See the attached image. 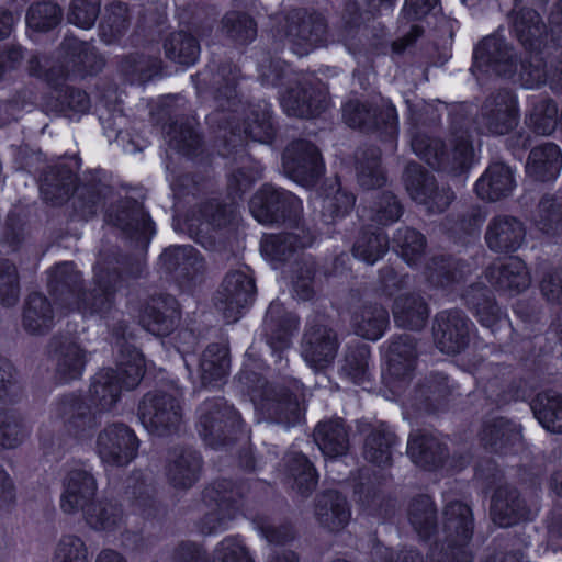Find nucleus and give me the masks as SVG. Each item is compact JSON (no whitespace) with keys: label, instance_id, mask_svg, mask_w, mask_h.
Instances as JSON below:
<instances>
[{"label":"nucleus","instance_id":"obj_1","mask_svg":"<svg viewBox=\"0 0 562 562\" xmlns=\"http://www.w3.org/2000/svg\"><path fill=\"white\" fill-rule=\"evenodd\" d=\"M145 372L142 353L132 346H120L117 370L103 369L93 376L89 396L94 412L81 398L68 395L54 408V417L63 422L66 430L85 438L99 424L98 413L110 412L121 397L122 390H132L138 385Z\"/></svg>","mask_w":562,"mask_h":562},{"label":"nucleus","instance_id":"obj_2","mask_svg":"<svg viewBox=\"0 0 562 562\" xmlns=\"http://www.w3.org/2000/svg\"><path fill=\"white\" fill-rule=\"evenodd\" d=\"M117 258L101 257L94 267V288L91 292H82L81 274L72 262L57 265L48 272L47 284L53 295L66 307L67 312L77 311L83 316L104 313L110 310L114 292L121 276L116 267Z\"/></svg>","mask_w":562,"mask_h":562},{"label":"nucleus","instance_id":"obj_3","mask_svg":"<svg viewBox=\"0 0 562 562\" xmlns=\"http://www.w3.org/2000/svg\"><path fill=\"white\" fill-rule=\"evenodd\" d=\"M413 151L430 167L452 173L468 170L474 162V149L468 131L457 120L448 143L420 132H411Z\"/></svg>","mask_w":562,"mask_h":562},{"label":"nucleus","instance_id":"obj_4","mask_svg":"<svg viewBox=\"0 0 562 562\" xmlns=\"http://www.w3.org/2000/svg\"><path fill=\"white\" fill-rule=\"evenodd\" d=\"M442 540L446 547L434 551L430 562H471L465 546L473 533V519L470 507L460 502H451L443 509Z\"/></svg>","mask_w":562,"mask_h":562},{"label":"nucleus","instance_id":"obj_5","mask_svg":"<svg viewBox=\"0 0 562 562\" xmlns=\"http://www.w3.org/2000/svg\"><path fill=\"white\" fill-rule=\"evenodd\" d=\"M519 122V108L515 94L499 90L488 95L473 120L479 134L501 136L512 132Z\"/></svg>","mask_w":562,"mask_h":562},{"label":"nucleus","instance_id":"obj_6","mask_svg":"<svg viewBox=\"0 0 562 562\" xmlns=\"http://www.w3.org/2000/svg\"><path fill=\"white\" fill-rule=\"evenodd\" d=\"M139 440L135 431L123 423L105 425L95 439V453L108 467H126L137 456Z\"/></svg>","mask_w":562,"mask_h":562},{"label":"nucleus","instance_id":"obj_7","mask_svg":"<svg viewBox=\"0 0 562 562\" xmlns=\"http://www.w3.org/2000/svg\"><path fill=\"white\" fill-rule=\"evenodd\" d=\"M240 425V415L224 398L207 400L199 407V434L212 447L226 445Z\"/></svg>","mask_w":562,"mask_h":562},{"label":"nucleus","instance_id":"obj_8","mask_svg":"<svg viewBox=\"0 0 562 562\" xmlns=\"http://www.w3.org/2000/svg\"><path fill=\"white\" fill-rule=\"evenodd\" d=\"M249 210L261 224H274L296 220L302 202L289 191L266 184L251 198Z\"/></svg>","mask_w":562,"mask_h":562},{"label":"nucleus","instance_id":"obj_9","mask_svg":"<svg viewBox=\"0 0 562 562\" xmlns=\"http://www.w3.org/2000/svg\"><path fill=\"white\" fill-rule=\"evenodd\" d=\"M344 120L353 128L368 132L380 130L390 137L397 134L396 110L383 99L379 102L348 101L344 106Z\"/></svg>","mask_w":562,"mask_h":562},{"label":"nucleus","instance_id":"obj_10","mask_svg":"<svg viewBox=\"0 0 562 562\" xmlns=\"http://www.w3.org/2000/svg\"><path fill=\"white\" fill-rule=\"evenodd\" d=\"M138 416L149 432L164 436L177 430L182 420L180 400L165 392L148 393L139 404Z\"/></svg>","mask_w":562,"mask_h":562},{"label":"nucleus","instance_id":"obj_11","mask_svg":"<svg viewBox=\"0 0 562 562\" xmlns=\"http://www.w3.org/2000/svg\"><path fill=\"white\" fill-rule=\"evenodd\" d=\"M285 25L278 33H283L297 56L307 55L323 43L326 34V23L321 14L307 13L297 9L284 16Z\"/></svg>","mask_w":562,"mask_h":562},{"label":"nucleus","instance_id":"obj_12","mask_svg":"<svg viewBox=\"0 0 562 562\" xmlns=\"http://www.w3.org/2000/svg\"><path fill=\"white\" fill-rule=\"evenodd\" d=\"M385 358L384 383L393 393H401L413 379L417 367L415 339L409 335L392 339Z\"/></svg>","mask_w":562,"mask_h":562},{"label":"nucleus","instance_id":"obj_13","mask_svg":"<svg viewBox=\"0 0 562 562\" xmlns=\"http://www.w3.org/2000/svg\"><path fill=\"white\" fill-rule=\"evenodd\" d=\"M284 172L293 181L310 187L324 173V162L317 147L308 140L291 143L282 157Z\"/></svg>","mask_w":562,"mask_h":562},{"label":"nucleus","instance_id":"obj_14","mask_svg":"<svg viewBox=\"0 0 562 562\" xmlns=\"http://www.w3.org/2000/svg\"><path fill=\"white\" fill-rule=\"evenodd\" d=\"M255 297V281L243 270L229 271L217 291L215 305L227 323L237 322Z\"/></svg>","mask_w":562,"mask_h":562},{"label":"nucleus","instance_id":"obj_15","mask_svg":"<svg viewBox=\"0 0 562 562\" xmlns=\"http://www.w3.org/2000/svg\"><path fill=\"white\" fill-rule=\"evenodd\" d=\"M339 342L336 333L319 322H310L301 341V356L314 371H323L334 363Z\"/></svg>","mask_w":562,"mask_h":562},{"label":"nucleus","instance_id":"obj_16","mask_svg":"<svg viewBox=\"0 0 562 562\" xmlns=\"http://www.w3.org/2000/svg\"><path fill=\"white\" fill-rule=\"evenodd\" d=\"M97 492L98 482L93 473L83 467H75L63 477L59 507L66 515H82L97 499Z\"/></svg>","mask_w":562,"mask_h":562},{"label":"nucleus","instance_id":"obj_17","mask_svg":"<svg viewBox=\"0 0 562 562\" xmlns=\"http://www.w3.org/2000/svg\"><path fill=\"white\" fill-rule=\"evenodd\" d=\"M404 181L412 200L425 205L431 213L443 212L454 198L449 188L438 189L435 177L425 172L417 164L407 165Z\"/></svg>","mask_w":562,"mask_h":562},{"label":"nucleus","instance_id":"obj_18","mask_svg":"<svg viewBox=\"0 0 562 562\" xmlns=\"http://www.w3.org/2000/svg\"><path fill=\"white\" fill-rule=\"evenodd\" d=\"M470 324L461 311L440 312L432 328L437 348L448 355L462 351L469 342Z\"/></svg>","mask_w":562,"mask_h":562},{"label":"nucleus","instance_id":"obj_19","mask_svg":"<svg viewBox=\"0 0 562 562\" xmlns=\"http://www.w3.org/2000/svg\"><path fill=\"white\" fill-rule=\"evenodd\" d=\"M48 352L60 382L68 383L81 378L87 364V351L74 338L54 336Z\"/></svg>","mask_w":562,"mask_h":562},{"label":"nucleus","instance_id":"obj_20","mask_svg":"<svg viewBox=\"0 0 562 562\" xmlns=\"http://www.w3.org/2000/svg\"><path fill=\"white\" fill-rule=\"evenodd\" d=\"M281 105L288 115L313 117L326 109L327 93L323 87H315L312 78H304L297 88L282 95Z\"/></svg>","mask_w":562,"mask_h":562},{"label":"nucleus","instance_id":"obj_21","mask_svg":"<svg viewBox=\"0 0 562 562\" xmlns=\"http://www.w3.org/2000/svg\"><path fill=\"white\" fill-rule=\"evenodd\" d=\"M484 238L487 247L494 252H515L525 243L526 228L515 216L497 215L488 222Z\"/></svg>","mask_w":562,"mask_h":562},{"label":"nucleus","instance_id":"obj_22","mask_svg":"<svg viewBox=\"0 0 562 562\" xmlns=\"http://www.w3.org/2000/svg\"><path fill=\"white\" fill-rule=\"evenodd\" d=\"M513 48L498 36L485 37L474 49V67L499 76H512L516 70Z\"/></svg>","mask_w":562,"mask_h":562},{"label":"nucleus","instance_id":"obj_23","mask_svg":"<svg viewBox=\"0 0 562 562\" xmlns=\"http://www.w3.org/2000/svg\"><path fill=\"white\" fill-rule=\"evenodd\" d=\"M263 326L268 345L281 360L282 352L290 348L291 337L297 330L299 318L285 311L282 303L274 301L267 310Z\"/></svg>","mask_w":562,"mask_h":562},{"label":"nucleus","instance_id":"obj_24","mask_svg":"<svg viewBox=\"0 0 562 562\" xmlns=\"http://www.w3.org/2000/svg\"><path fill=\"white\" fill-rule=\"evenodd\" d=\"M106 221L117 226L130 237L148 243L155 233L154 223L136 200H124L115 212L106 214Z\"/></svg>","mask_w":562,"mask_h":562},{"label":"nucleus","instance_id":"obj_25","mask_svg":"<svg viewBox=\"0 0 562 562\" xmlns=\"http://www.w3.org/2000/svg\"><path fill=\"white\" fill-rule=\"evenodd\" d=\"M87 527L105 537H116L126 530V516L122 506L111 499H95L82 514Z\"/></svg>","mask_w":562,"mask_h":562},{"label":"nucleus","instance_id":"obj_26","mask_svg":"<svg viewBox=\"0 0 562 562\" xmlns=\"http://www.w3.org/2000/svg\"><path fill=\"white\" fill-rule=\"evenodd\" d=\"M60 52L63 54L61 64L66 71V77L70 72L79 76L94 75L101 71L104 66L103 58L92 45L74 36L64 38Z\"/></svg>","mask_w":562,"mask_h":562},{"label":"nucleus","instance_id":"obj_27","mask_svg":"<svg viewBox=\"0 0 562 562\" xmlns=\"http://www.w3.org/2000/svg\"><path fill=\"white\" fill-rule=\"evenodd\" d=\"M180 312L171 295L151 297L140 316L143 327L156 336L169 335L178 325Z\"/></svg>","mask_w":562,"mask_h":562},{"label":"nucleus","instance_id":"obj_28","mask_svg":"<svg viewBox=\"0 0 562 562\" xmlns=\"http://www.w3.org/2000/svg\"><path fill=\"white\" fill-rule=\"evenodd\" d=\"M485 279L498 290L516 293L526 290L530 285L527 267L518 257L494 262L487 268Z\"/></svg>","mask_w":562,"mask_h":562},{"label":"nucleus","instance_id":"obj_29","mask_svg":"<svg viewBox=\"0 0 562 562\" xmlns=\"http://www.w3.org/2000/svg\"><path fill=\"white\" fill-rule=\"evenodd\" d=\"M314 515L323 528L339 531L349 524L351 510L344 495L336 491H326L318 495Z\"/></svg>","mask_w":562,"mask_h":562},{"label":"nucleus","instance_id":"obj_30","mask_svg":"<svg viewBox=\"0 0 562 562\" xmlns=\"http://www.w3.org/2000/svg\"><path fill=\"white\" fill-rule=\"evenodd\" d=\"M194 80L199 92L211 90L215 99L231 102L236 97L238 69L229 64L216 68L209 65Z\"/></svg>","mask_w":562,"mask_h":562},{"label":"nucleus","instance_id":"obj_31","mask_svg":"<svg viewBox=\"0 0 562 562\" xmlns=\"http://www.w3.org/2000/svg\"><path fill=\"white\" fill-rule=\"evenodd\" d=\"M201 458L195 451L173 452L166 465V477L176 490H188L199 480Z\"/></svg>","mask_w":562,"mask_h":562},{"label":"nucleus","instance_id":"obj_32","mask_svg":"<svg viewBox=\"0 0 562 562\" xmlns=\"http://www.w3.org/2000/svg\"><path fill=\"white\" fill-rule=\"evenodd\" d=\"M515 184L510 168L502 162H495L479 178L475 191L482 200L497 201L508 196Z\"/></svg>","mask_w":562,"mask_h":562},{"label":"nucleus","instance_id":"obj_33","mask_svg":"<svg viewBox=\"0 0 562 562\" xmlns=\"http://www.w3.org/2000/svg\"><path fill=\"white\" fill-rule=\"evenodd\" d=\"M562 169V153L553 143H546L533 148L528 157L526 171L538 181L555 179Z\"/></svg>","mask_w":562,"mask_h":562},{"label":"nucleus","instance_id":"obj_34","mask_svg":"<svg viewBox=\"0 0 562 562\" xmlns=\"http://www.w3.org/2000/svg\"><path fill=\"white\" fill-rule=\"evenodd\" d=\"M407 454L418 467L432 470L443 463L446 450L436 437L418 430L409 436Z\"/></svg>","mask_w":562,"mask_h":562},{"label":"nucleus","instance_id":"obj_35","mask_svg":"<svg viewBox=\"0 0 562 562\" xmlns=\"http://www.w3.org/2000/svg\"><path fill=\"white\" fill-rule=\"evenodd\" d=\"M205 502H214L215 508L207 512L201 520L200 530L211 535L226 529L227 522L235 516L236 508L232 504V495L221 493L215 486L204 490Z\"/></svg>","mask_w":562,"mask_h":562},{"label":"nucleus","instance_id":"obj_36","mask_svg":"<svg viewBox=\"0 0 562 562\" xmlns=\"http://www.w3.org/2000/svg\"><path fill=\"white\" fill-rule=\"evenodd\" d=\"M55 324V313L48 299L41 293L27 296L22 325L30 335H45Z\"/></svg>","mask_w":562,"mask_h":562},{"label":"nucleus","instance_id":"obj_37","mask_svg":"<svg viewBox=\"0 0 562 562\" xmlns=\"http://www.w3.org/2000/svg\"><path fill=\"white\" fill-rule=\"evenodd\" d=\"M314 440L327 458L344 456L349 449L348 431L338 418L319 423L314 430Z\"/></svg>","mask_w":562,"mask_h":562},{"label":"nucleus","instance_id":"obj_38","mask_svg":"<svg viewBox=\"0 0 562 562\" xmlns=\"http://www.w3.org/2000/svg\"><path fill=\"white\" fill-rule=\"evenodd\" d=\"M491 515L493 521L502 528L530 518L524 501L516 491H497L492 501Z\"/></svg>","mask_w":562,"mask_h":562},{"label":"nucleus","instance_id":"obj_39","mask_svg":"<svg viewBox=\"0 0 562 562\" xmlns=\"http://www.w3.org/2000/svg\"><path fill=\"white\" fill-rule=\"evenodd\" d=\"M392 311L397 326L413 330L422 329L429 316L426 302L416 294L397 296Z\"/></svg>","mask_w":562,"mask_h":562},{"label":"nucleus","instance_id":"obj_40","mask_svg":"<svg viewBox=\"0 0 562 562\" xmlns=\"http://www.w3.org/2000/svg\"><path fill=\"white\" fill-rule=\"evenodd\" d=\"M389 325L387 311L376 304H366L355 312L352 327L358 336L368 340H378Z\"/></svg>","mask_w":562,"mask_h":562},{"label":"nucleus","instance_id":"obj_41","mask_svg":"<svg viewBox=\"0 0 562 562\" xmlns=\"http://www.w3.org/2000/svg\"><path fill=\"white\" fill-rule=\"evenodd\" d=\"M313 238L303 229L297 233L268 235L261 241L262 251L273 260H286L297 249L311 246Z\"/></svg>","mask_w":562,"mask_h":562},{"label":"nucleus","instance_id":"obj_42","mask_svg":"<svg viewBox=\"0 0 562 562\" xmlns=\"http://www.w3.org/2000/svg\"><path fill=\"white\" fill-rule=\"evenodd\" d=\"M247 138L259 143H269L273 137L271 110L267 102L250 105L246 111L243 126L238 127Z\"/></svg>","mask_w":562,"mask_h":562},{"label":"nucleus","instance_id":"obj_43","mask_svg":"<svg viewBox=\"0 0 562 562\" xmlns=\"http://www.w3.org/2000/svg\"><path fill=\"white\" fill-rule=\"evenodd\" d=\"M481 439L492 450L505 453L520 442L521 434L516 425L505 418H496L484 425Z\"/></svg>","mask_w":562,"mask_h":562},{"label":"nucleus","instance_id":"obj_44","mask_svg":"<svg viewBox=\"0 0 562 562\" xmlns=\"http://www.w3.org/2000/svg\"><path fill=\"white\" fill-rule=\"evenodd\" d=\"M165 56L173 63L190 66L200 56V44L196 38L184 31L172 32L162 43Z\"/></svg>","mask_w":562,"mask_h":562},{"label":"nucleus","instance_id":"obj_45","mask_svg":"<svg viewBox=\"0 0 562 562\" xmlns=\"http://www.w3.org/2000/svg\"><path fill=\"white\" fill-rule=\"evenodd\" d=\"M531 407L543 428L562 434V394L555 391L539 393Z\"/></svg>","mask_w":562,"mask_h":562},{"label":"nucleus","instance_id":"obj_46","mask_svg":"<svg viewBox=\"0 0 562 562\" xmlns=\"http://www.w3.org/2000/svg\"><path fill=\"white\" fill-rule=\"evenodd\" d=\"M228 366L227 350L224 347L217 344L207 346L199 363L201 384L215 385L222 381L227 374Z\"/></svg>","mask_w":562,"mask_h":562},{"label":"nucleus","instance_id":"obj_47","mask_svg":"<svg viewBox=\"0 0 562 562\" xmlns=\"http://www.w3.org/2000/svg\"><path fill=\"white\" fill-rule=\"evenodd\" d=\"M467 304L475 311L479 322L493 328L501 321L499 307L495 304L490 290L481 283L471 285L465 295Z\"/></svg>","mask_w":562,"mask_h":562},{"label":"nucleus","instance_id":"obj_48","mask_svg":"<svg viewBox=\"0 0 562 562\" xmlns=\"http://www.w3.org/2000/svg\"><path fill=\"white\" fill-rule=\"evenodd\" d=\"M130 26V12L121 1L106 5L100 23V37L105 44L117 42Z\"/></svg>","mask_w":562,"mask_h":562},{"label":"nucleus","instance_id":"obj_49","mask_svg":"<svg viewBox=\"0 0 562 562\" xmlns=\"http://www.w3.org/2000/svg\"><path fill=\"white\" fill-rule=\"evenodd\" d=\"M160 260L167 270L180 271L186 277H193L203 268V260L192 246L168 248L160 256Z\"/></svg>","mask_w":562,"mask_h":562},{"label":"nucleus","instance_id":"obj_50","mask_svg":"<svg viewBox=\"0 0 562 562\" xmlns=\"http://www.w3.org/2000/svg\"><path fill=\"white\" fill-rule=\"evenodd\" d=\"M436 507L427 495L414 498L408 506V520L422 538H429L437 527Z\"/></svg>","mask_w":562,"mask_h":562},{"label":"nucleus","instance_id":"obj_51","mask_svg":"<svg viewBox=\"0 0 562 562\" xmlns=\"http://www.w3.org/2000/svg\"><path fill=\"white\" fill-rule=\"evenodd\" d=\"M513 26L521 44L530 48H536L546 33V25L532 9L524 8L515 12Z\"/></svg>","mask_w":562,"mask_h":562},{"label":"nucleus","instance_id":"obj_52","mask_svg":"<svg viewBox=\"0 0 562 562\" xmlns=\"http://www.w3.org/2000/svg\"><path fill=\"white\" fill-rule=\"evenodd\" d=\"M424 274L434 286L445 288L463 279V265L451 258L432 257L427 262Z\"/></svg>","mask_w":562,"mask_h":562},{"label":"nucleus","instance_id":"obj_53","mask_svg":"<svg viewBox=\"0 0 562 562\" xmlns=\"http://www.w3.org/2000/svg\"><path fill=\"white\" fill-rule=\"evenodd\" d=\"M290 476L293 479V488L302 496H308L315 488L317 479L314 467L305 456L291 452L285 457Z\"/></svg>","mask_w":562,"mask_h":562},{"label":"nucleus","instance_id":"obj_54","mask_svg":"<svg viewBox=\"0 0 562 562\" xmlns=\"http://www.w3.org/2000/svg\"><path fill=\"white\" fill-rule=\"evenodd\" d=\"M387 248L389 238L382 231H362L353 245L352 251L356 258L373 265L384 256Z\"/></svg>","mask_w":562,"mask_h":562},{"label":"nucleus","instance_id":"obj_55","mask_svg":"<svg viewBox=\"0 0 562 562\" xmlns=\"http://www.w3.org/2000/svg\"><path fill=\"white\" fill-rule=\"evenodd\" d=\"M52 562H90L89 547L78 535H63L54 547Z\"/></svg>","mask_w":562,"mask_h":562},{"label":"nucleus","instance_id":"obj_56","mask_svg":"<svg viewBox=\"0 0 562 562\" xmlns=\"http://www.w3.org/2000/svg\"><path fill=\"white\" fill-rule=\"evenodd\" d=\"M394 244L400 256L409 266H416L424 255L426 240L417 231L403 227L398 228L394 236Z\"/></svg>","mask_w":562,"mask_h":562},{"label":"nucleus","instance_id":"obj_57","mask_svg":"<svg viewBox=\"0 0 562 562\" xmlns=\"http://www.w3.org/2000/svg\"><path fill=\"white\" fill-rule=\"evenodd\" d=\"M369 345L349 346L341 370L352 382L361 384L369 378Z\"/></svg>","mask_w":562,"mask_h":562},{"label":"nucleus","instance_id":"obj_58","mask_svg":"<svg viewBox=\"0 0 562 562\" xmlns=\"http://www.w3.org/2000/svg\"><path fill=\"white\" fill-rule=\"evenodd\" d=\"M395 438L391 431L374 430L366 440L364 458L379 467L389 465L392 458V446Z\"/></svg>","mask_w":562,"mask_h":562},{"label":"nucleus","instance_id":"obj_59","mask_svg":"<svg viewBox=\"0 0 562 562\" xmlns=\"http://www.w3.org/2000/svg\"><path fill=\"white\" fill-rule=\"evenodd\" d=\"M61 9L54 2L43 1L32 4L26 13V24L35 31H49L61 21Z\"/></svg>","mask_w":562,"mask_h":562},{"label":"nucleus","instance_id":"obj_60","mask_svg":"<svg viewBox=\"0 0 562 562\" xmlns=\"http://www.w3.org/2000/svg\"><path fill=\"white\" fill-rule=\"evenodd\" d=\"M211 562H255V560L241 538L227 536L214 547Z\"/></svg>","mask_w":562,"mask_h":562},{"label":"nucleus","instance_id":"obj_61","mask_svg":"<svg viewBox=\"0 0 562 562\" xmlns=\"http://www.w3.org/2000/svg\"><path fill=\"white\" fill-rule=\"evenodd\" d=\"M222 31L233 41L246 44L251 42L257 34L254 20L245 13L228 12L222 20Z\"/></svg>","mask_w":562,"mask_h":562},{"label":"nucleus","instance_id":"obj_62","mask_svg":"<svg viewBox=\"0 0 562 562\" xmlns=\"http://www.w3.org/2000/svg\"><path fill=\"white\" fill-rule=\"evenodd\" d=\"M535 224L547 235H555L562 231V206L553 198L544 196L539 203L535 215Z\"/></svg>","mask_w":562,"mask_h":562},{"label":"nucleus","instance_id":"obj_63","mask_svg":"<svg viewBox=\"0 0 562 562\" xmlns=\"http://www.w3.org/2000/svg\"><path fill=\"white\" fill-rule=\"evenodd\" d=\"M558 124V106L550 99L539 100L529 115V125L538 134H551Z\"/></svg>","mask_w":562,"mask_h":562},{"label":"nucleus","instance_id":"obj_64","mask_svg":"<svg viewBox=\"0 0 562 562\" xmlns=\"http://www.w3.org/2000/svg\"><path fill=\"white\" fill-rule=\"evenodd\" d=\"M168 143L186 155L193 154L200 146V137L189 122L171 124L167 131Z\"/></svg>","mask_w":562,"mask_h":562}]
</instances>
